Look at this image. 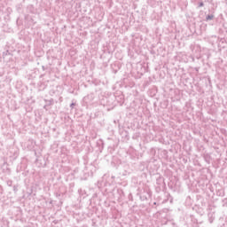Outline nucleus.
I'll return each instance as SVG.
<instances>
[{"mask_svg": "<svg viewBox=\"0 0 227 227\" xmlns=\"http://www.w3.org/2000/svg\"><path fill=\"white\" fill-rule=\"evenodd\" d=\"M212 19H214V15H208L207 17V20H212Z\"/></svg>", "mask_w": 227, "mask_h": 227, "instance_id": "f257e3e1", "label": "nucleus"}, {"mask_svg": "<svg viewBox=\"0 0 227 227\" xmlns=\"http://www.w3.org/2000/svg\"><path fill=\"white\" fill-rule=\"evenodd\" d=\"M200 6H203V3H200Z\"/></svg>", "mask_w": 227, "mask_h": 227, "instance_id": "f03ea898", "label": "nucleus"}]
</instances>
